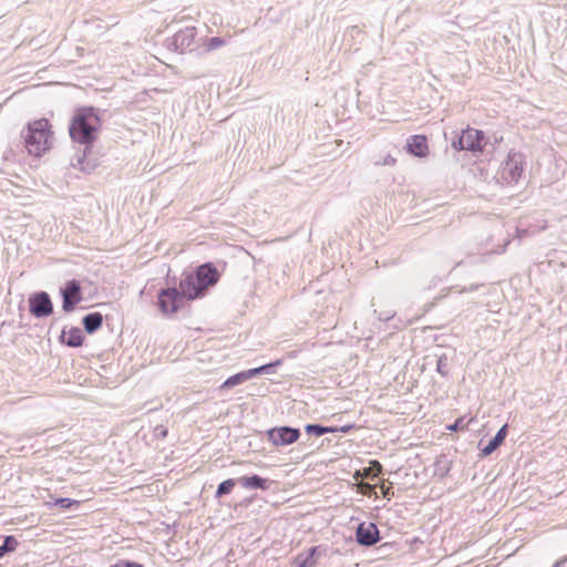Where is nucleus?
I'll return each instance as SVG.
<instances>
[{
	"mask_svg": "<svg viewBox=\"0 0 567 567\" xmlns=\"http://www.w3.org/2000/svg\"><path fill=\"white\" fill-rule=\"evenodd\" d=\"M100 127V117L93 107L78 110L69 127L70 136L74 142L89 145L95 140Z\"/></svg>",
	"mask_w": 567,
	"mask_h": 567,
	"instance_id": "f257e3e1",
	"label": "nucleus"
},
{
	"mask_svg": "<svg viewBox=\"0 0 567 567\" xmlns=\"http://www.w3.org/2000/svg\"><path fill=\"white\" fill-rule=\"evenodd\" d=\"M52 140L49 121L45 118L37 120L28 124L24 134V145L30 155L41 156L49 150Z\"/></svg>",
	"mask_w": 567,
	"mask_h": 567,
	"instance_id": "f03ea898",
	"label": "nucleus"
},
{
	"mask_svg": "<svg viewBox=\"0 0 567 567\" xmlns=\"http://www.w3.org/2000/svg\"><path fill=\"white\" fill-rule=\"evenodd\" d=\"M524 164L523 154L511 151L502 165L501 177L507 184H516L524 172Z\"/></svg>",
	"mask_w": 567,
	"mask_h": 567,
	"instance_id": "7ed1b4c3",
	"label": "nucleus"
},
{
	"mask_svg": "<svg viewBox=\"0 0 567 567\" xmlns=\"http://www.w3.org/2000/svg\"><path fill=\"white\" fill-rule=\"evenodd\" d=\"M484 133L475 128H466L462 131V134L452 143L456 150H465L471 152L482 151V141Z\"/></svg>",
	"mask_w": 567,
	"mask_h": 567,
	"instance_id": "20e7f679",
	"label": "nucleus"
},
{
	"mask_svg": "<svg viewBox=\"0 0 567 567\" xmlns=\"http://www.w3.org/2000/svg\"><path fill=\"white\" fill-rule=\"evenodd\" d=\"M157 303L164 315H171L183 306L184 298L176 288L162 289Z\"/></svg>",
	"mask_w": 567,
	"mask_h": 567,
	"instance_id": "39448f33",
	"label": "nucleus"
},
{
	"mask_svg": "<svg viewBox=\"0 0 567 567\" xmlns=\"http://www.w3.org/2000/svg\"><path fill=\"white\" fill-rule=\"evenodd\" d=\"M300 437V431L296 427L279 426L267 431L268 441L275 446H285L295 443Z\"/></svg>",
	"mask_w": 567,
	"mask_h": 567,
	"instance_id": "423d86ee",
	"label": "nucleus"
},
{
	"mask_svg": "<svg viewBox=\"0 0 567 567\" xmlns=\"http://www.w3.org/2000/svg\"><path fill=\"white\" fill-rule=\"evenodd\" d=\"M29 310L35 318H44L53 312V305L48 292L39 291L29 297Z\"/></svg>",
	"mask_w": 567,
	"mask_h": 567,
	"instance_id": "0eeeda50",
	"label": "nucleus"
},
{
	"mask_svg": "<svg viewBox=\"0 0 567 567\" xmlns=\"http://www.w3.org/2000/svg\"><path fill=\"white\" fill-rule=\"evenodd\" d=\"M61 295L63 298L62 309L65 312L73 311L76 303L82 300L80 282L75 279L66 281L64 288L61 289Z\"/></svg>",
	"mask_w": 567,
	"mask_h": 567,
	"instance_id": "6e6552de",
	"label": "nucleus"
},
{
	"mask_svg": "<svg viewBox=\"0 0 567 567\" xmlns=\"http://www.w3.org/2000/svg\"><path fill=\"white\" fill-rule=\"evenodd\" d=\"M195 42L196 28L187 27L174 34L172 44L175 47L176 51L183 53L186 51H193V45L195 44Z\"/></svg>",
	"mask_w": 567,
	"mask_h": 567,
	"instance_id": "1a4fd4ad",
	"label": "nucleus"
},
{
	"mask_svg": "<svg viewBox=\"0 0 567 567\" xmlns=\"http://www.w3.org/2000/svg\"><path fill=\"white\" fill-rule=\"evenodd\" d=\"M194 276L202 289V292H204L208 287L215 285L218 280V272L212 264H204L199 266Z\"/></svg>",
	"mask_w": 567,
	"mask_h": 567,
	"instance_id": "9d476101",
	"label": "nucleus"
},
{
	"mask_svg": "<svg viewBox=\"0 0 567 567\" xmlns=\"http://www.w3.org/2000/svg\"><path fill=\"white\" fill-rule=\"evenodd\" d=\"M357 542L363 546H372L379 540V530L375 524L370 523L365 526L360 524L355 533Z\"/></svg>",
	"mask_w": 567,
	"mask_h": 567,
	"instance_id": "9b49d317",
	"label": "nucleus"
},
{
	"mask_svg": "<svg viewBox=\"0 0 567 567\" xmlns=\"http://www.w3.org/2000/svg\"><path fill=\"white\" fill-rule=\"evenodd\" d=\"M178 291L183 296L184 300H193L203 293L194 275H187L184 279L181 280Z\"/></svg>",
	"mask_w": 567,
	"mask_h": 567,
	"instance_id": "f8f14e48",
	"label": "nucleus"
},
{
	"mask_svg": "<svg viewBox=\"0 0 567 567\" xmlns=\"http://www.w3.org/2000/svg\"><path fill=\"white\" fill-rule=\"evenodd\" d=\"M406 150L417 157H425L429 153L427 141L424 135H413L408 140Z\"/></svg>",
	"mask_w": 567,
	"mask_h": 567,
	"instance_id": "ddd939ff",
	"label": "nucleus"
},
{
	"mask_svg": "<svg viewBox=\"0 0 567 567\" xmlns=\"http://www.w3.org/2000/svg\"><path fill=\"white\" fill-rule=\"evenodd\" d=\"M61 339L66 346L78 348L83 344L84 334L80 328L72 327L69 330L62 331Z\"/></svg>",
	"mask_w": 567,
	"mask_h": 567,
	"instance_id": "4468645a",
	"label": "nucleus"
},
{
	"mask_svg": "<svg viewBox=\"0 0 567 567\" xmlns=\"http://www.w3.org/2000/svg\"><path fill=\"white\" fill-rule=\"evenodd\" d=\"M507 435V424L503 425L488 444L482 450V455H491L505 440Z\"/></svg>",
	"mask_w": 567,
	"mask_h": 567,
	"instance_id": "2eb2a0df",
	"label": "nucleus"
},
{
	"mask_svg": "<svg viewBox=\"0 0 567 567\" xmlns=\"http://www.w3.org/2000/svg\"><path fill=\"white\" fill-rule=\"evenodd\" d=\"M82 322L87 333H94L101 328L103 323V316L100 312H91L84 316Z\"/></svg>",
	"mask_w": 567,
	"mask_h": 567,
	"instance_id": "dca6fc26",
	"label": "nucleus"
},
{
	"mask_svg": "<svg viewBox=\"0 0 567 567\" xmlns=\"http://www.w3.org/2000/svg\"><path fill=\"white\" fill-rule=\"evenodd\" d=\"M238 482L245 488L267 489V480L259 475L241 476Z\"/></svg>",
	"mask_w": 567,
	"mask_h": 567,
	"instance_id": "f3484780",
	"label": "nucleus"
},
{
	"mask_svg": "<svg viewBox=\"0 0 567 567\" xmlns=\"http://www.w3.org/2000/svg\"><path fill=\"white\" fill-rule=\"evenodd\" d=\"M251 372L249 370L241 371L239 373H236L231 377H229L225 382L220 385V389H230L235 385L241 384L246 382L247 380L251 379Z\"/></svg>",
	"mask_w": 567,
	"mask_h": 567,
	"instance_id": "a211bd4d",
	"label": "nucleus"
},
{
	"mask_svg": "<svg viewBox=\"0 0 567 567\" xmlns=\"http://www.w3.org/2000/svg\"><path fill=\"white\" fill-rule=\"evenodd\" d=\"M317 547L309 548L306 553L298 555L296 561L298 567H312L315 565V554Z\"/></svg>",
	"mask_w": 567,
	"mask_h": 567,
	"instance_id": "6ab92c4d",
	"label": "nucleus"
},
{
	"mask_svg": "<svg viewBox=\"0 0 567 567\" xmlns=\"http://www.w3.org/2000/svg\"><path fill=\"white\" fill-rule=\"evenodd\" d=\"M236 482L237 481L234 478H228V480L221 482L216 489L215 497L220 498L224 495L231 493V491L234 489V487L236 485Z\"/></svg>",
	"mask_w": 567,
	"mask_h": 567,
	"instance_id": "aec40b11",
	"label": "nucleus"
},
{
	"mask_svg": "<svg viewBox=\"0 0 567 567\" xmlns=\"http://www.w3.org/2000/svg\"><path fill=\"white\" fill-rule=\"evenodd\" d=\"M18 544L13 536H6L3 544L0 546V558L4 557L8 553L14 551Z\"/></svg>",
	"mask_w": 567,
	"mask_h": 567,
	"instance_id": "412c9836",
	"label": "nucleus"
},
{
	"mask_svg": "<svg viewBox=\"0 0 567 567\" xmlns=\"http://www.w3.org/2000/svg\"><path fill=\"white\" fill-rule=\"evenodd\" d=\"M281 363H282L281 360H276L274 362L260 365L258 368L250 369L251 377L254 378V377H256L258 374H261V373H272L274 372V368L279 367Z\"/></svg>",
	"mask_w": 567,
	"mask_h": 567,
	"instance_id": "4be33fe9",
	"label": "nucleus"
},
{
	"mask_svg": "<svg viewBox=\"0 0 567 567\" xmlns=\"http://www.w3.org/2000/svg\"><path fill=\"white\" fill-rule=\"evenodd\" d=\"M225 44H226V41L224 39L219 38V37H214V38H210V39H206L205 42H204V47H205V51L206 52L216 50L218 48H221Z\"/></svg>",
	"mask_w": 567,
	"mask_h": 567,
	"instance_id": "5701e85b",
	"label": "nucleus"
},
{
	"mask_svg": "<svg viewBox=\"0 0 567 567\" xmlns=\"http://www.w3.org/2000/svg\"><path fill=\"white\" fill-rule=\"evenodd\" d=\"M305 430L309 435L321 436L326 434V430L323 429L322 425L319 424H307Z\"/></svg>",
	"mask_w": 567,
	"mask_h": 567,
	"instance_id": "b1692460",
	"label": "nucleus"
},
{
	"mask_svg": "<svg viewBox=\"0 0 567 567\" xmlns=\"http://www.w3.org/2000/svg\"><path fill=\"white\" fill-rule=\"evenodd\" d=\"M78 504H79L78 501L66 498V497L56 498L54 501V505L59 506L62 509H69L71 506L78 505Z\"/></svg>",
	"mask_w": 567,
	"mask_h": 567,
	"instance_id": "393cba45",
	"label": "nucleus"
},
{
	"mask_svg": "<svg viewBox=\"0 0 567 567\" xmlns=\"http://www.w3.org/2000/svg\"><path fill=\"white\" fill-rule=\"evenodd\" d=\"M468 422H465L464 417H458L453 424L447 426L450 431L463 430L467 426Z\"/></svg>",
	"mask_w": 567,
	"mask_h": 567,
	"instance_id": "a878e982",
	"label": "nucleus"
},
{
	"mask_svg": "<svg viewBox=\"0 0 567 567\" xmlns=\"http://www.w3.org/2000/svg\"><path fill=\"white\" fill-rule=\"evenodd\" d=\"M395 162H396V159L392 155H386L382 158V161L377 162V164L384 165V166H392L395 164Z\"/></svg>",
	"mask_w": 567,
	"mask_h": 567,
	"instance_id": "bb28decb",
	"label": "nucleus"
},
{
	"mask_svg": "<svg viewBox=\"0 0 567 567\" xmlns=\"http://www.w3.org/2000/svg\"><path fill=\"white\" fill-rule=\"evenodd\" d=\"M394 316H395L394 311L381 312V313H379V320L388 321V320L392 319Z\"/></svg>",
	"mask_w": 567,
	"mask_h": 567,
	"instance_id": "cd10ccee",
	"label": "nucleus"
},
{
	"mask_svg": "<svg viewBox=\"0 0 567 567\" xmlns=\"http://www.w3.org/2000/svg\"><path fill=\"white\" fill-rule=\"evenodd\" d=\"M445 368H446V364L443 362V359L440 358L439 361H437V371L441 373V374H446V371H445Z\"/></svg>",
	"mask_w": 567,
	"mask_h": 567,
	"instance_id": "c85d7f7f",
	"label": "nucleus"
},
{
	"mask_svg": "<svg viewBox=\"0 0 567 567\" xmlns=\"http://www.w3.org/2000/svg\"><path fill=\"white\" fill-rule=\"evenodd\" d=\"M155 433L157 436L165 437L167 435V430L164 426H157L155 429Z\"/></svg>",
	"mask_w": 567,
	"mask_h": 567,
	"instance_id": "c756f323",
	"label": "nucleus"
},
{
	"mask_svg": "<svg viewBox=\"0 0 567 567\" xmlns=\"http://www.w3.org/2000/svg\"><path fill=\"white\" fill-rule=\"evenodd\" d=\"M323 429L326 430V434L339 432V427L337 426H323Z\"/></svg>",
	"mask_w": 567,
	"mask_h": 567,
	"instance_id": "7c9ffc66",
	"label": "nucleus"
},
{
	"mask_svg": "<svg viewBox=\"0 0 567 567\" xmlns=\"http://www.w3.org/2000/svg\"><path fill=\"white\" fill-rule=\"evenodd\" d=\"M75 167H79L81 171H86V168L83 166V158L79 157L76 164H73Z\"/></svg>",
	"mask_w": 567,
	"mask_h": 567,
	"instance_id": "2f4dec72",
	"label": "nucleus"
},
{
	"mask_svg": "<svg viewBox=\"0 0 567 567\" xmlns=\"http://www.w3.org/2000/svg\"><path fill=\"white\" fill-rule=\"evenodd\" d=\"M565 563H567V556L557 560L551 567H561Z\"/></svg>",
	"mask_w": 567,
	"mask_h": 567,
	"instance_id": "473e14b6",
	"label": "nucleus"
},
{
	"mask_svg": "<svg viewBox=\"0 0 567 567\" xmlns=\"http://www.w3.org/2000/svg\"><path fill=\"white\" fill-rule=\"evenodd\" d=\"M115 567H142V565L137 563H126L124 566H115Z\"/></svg>",
	"mask_w": 567,
	"mask_h": 567,
	"instance_id": "72a5a7b5",
	"label": "nucleus"
},
{
	"mask_svg": "<svg viewBox=\"0 0 567 567\" xmlns=\"http://www.w3.org/2000/svg\"><path fill=\"white\" fill-rule=\"evenodd\" d=\"M351 427H352V425H344V426L339 427V431L347 433Z\"/></svg>",
	"mask_w": 567,
	"mask_h": 567,
	"instance_id": "f704fd0d",
	"label": "nucleus"
}]
</instances>
